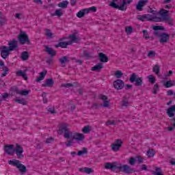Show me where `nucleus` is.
Wrapping results in <instances>:
<instances>
[{
  "instance_id": "f257e3e1",
  "label": "nucleus",
  "mask_w": 175,
  "mask_h": 175,
  "mask_svg": "<svg viewBox=\"0 0 175 175\" xmlns=\"http://www.w3.org/2000/svg\"><path fill=\"white\" fill-rule=\"evenodd\" d=\"M69 125L68 123L62 124L58 129L59 135H64L65 139H70L72 137L74 140H77V142H83L84 140V134L72 132L70 129H69Z\"/></svg>"
},
{
  "instance_id": "f03ea898",
  "label": "nucleus",
  "mask_w": 175,
  "mask_h": 175,
  "mask_svg": "<svg viewBox=\"0 0 175 175\" xmlns=\"http://www.w3.org/2000/svg\"><path fill=\"white\" fill-rule=\"evenodd\" d=\"M105 169H109L111 172H116L117 169L120 172H122L126 174H132L133 172H135V169L131 168L128 165H124L123 166H117L116 163H107L105 166Z\"/></svg>"
},
{
  "instance_id": "7ed1b4c3",
  "label": "nucleus",
  "mask_w": 175,
  "mask_h": 175,
  "mask_svg": "<svg viewBox=\"0 0 175 175\" xmlns=\"http://www.w3.org/2000/svg\"><path fill=\"white\" fill-rule=\"evenodd\" d=\"M8 46H2L1 55L3 59H6V58L9 57L10 51H13L15 49H17V47H18V45L17 44V41L16 40H13L12 41L9 42Z\"/></svg>"
},
{
  "instance_id": "20e7f679",
  "label": "nucleus",
  "mask_w": 175,
  "mask_h": 175,
  "mask_svg": "<svg viewBox=\"0 0 175 175\" xmlns=\"http://www.w3.org/2000/svg\"><path fill=\"white\" fill-rule=\"evenodd\" d=\"M116 1L117 0H112L109 3V6L113 9H118V10H121L122 12H125V10H126V6H125V5H129L131 2H133V0H123L122 3L120 5H117V3H116Z\"/></svg>"
},
{
  "instance_id": "39448f33",
  "label": "nucleus",
  "mask_w": 175,
  "mask_h": 175,
  "mask_svg": "<svg viewBox=\"0 0 175 175\" xmlns=\"http://www.w3.org/2000/svg\"><path fill=\"white\" fill-rule=\"evenodd\" d=\"M129 81L134 83L135 87H142L143 85V77H139L136 72H133L131 75Z\"/></svg>"
},
{
  "instance_id": "423d86ee",
  "label": "nucleus",
  "mask_w": 175,
  "mask_h": 175,
  "mask_svg": "<svg viewBox=\"0 0 175 175\" xmlns=\"http://www.w3.org/2000/svg\"><path fill=\"white\" fill-rule=\"evenodd\" d=\"M137 19L139 21H152L155 23V21H160L161 18H157V16H152L150 14H144V15H137Z\"/></svg>"
},
{
  "instance_id": "0eeeda50",
  "label": "nucleus",
  "mask_w": 175,
  "mask_h": 175,
  "mask_svg": "<svg viewBox=\"0 0 175 175\" xmlns=\"http://www.w3.org/2000/svg\"><path fill=\"white\" fill-rule=\"evenodd\" d=\"M153 35L159 38L160 43H167L170 39V36L165 32L159 33L158 31H154Z\"/></svg>"
},
{
  "instance_id": "6e6552de",
  "label": "nucleus",
  "mask_w": 175,
  "mask_h": 175,
  "mask_svg": "<svg viewBox=\"0 0 175 175\" xmlns=\"http://www.w3.org/2000/svg\"><path fill=\"white\" fill-rule=\"evenodd\" d=\"M18 39L21 44L24 45L25 43L27 44H31V41L29 40V37L27 35L25 31L21 30V33L18 36Z\"/></svg>"
},
{
  "instance_id": "1a4fd4ad",
  "label": "nucleus",
  "mask_w": 175,
  "mask_h": 175,
  "mask_svg": "<svg viewBox=\"0 0 175 175\" xmlns=\"http://www.w3.org/2000/svg\"><path fill=\"white\" fill-rule=\"evenodd\" d=\"M9 165H12V166H16L18 169L21 173H27V167L22 163H20V161L14 160L8 161Z\"/></svg>"
},
{
  "instance_id": "9d476101",
  "label": "nucleus",
  "mask_w": 175,
  "mask_h": 175,
  "mask_svg": "<svg viewBox=\"0 0 175 175\" xmlns=\"http://www.w3.org/2000/svg\"><path fill=\"white\" fill-rule=\"evenodd\" d=\"M157 14H159L161 17L157 16V18H160V21H154V23H161L169 17V16H167V14H169V10L162 8L157 12Z\"/></svg>"
},
{
  "instance_id": "9b49d317",
  "label": "nucleus",
  "mask_w": 175,
  "mask_h": 175,
  "mask_svg": "<svg viewBox=\"0 0 175 175\" xmlns=\"http://www.w3.org/2000/svg\"><path fill=\"white\" fill-rule=\"evenodd\" d=\"M14 152H16V157L18 159L24 158V154H23V152H24V148L21 147V146L18 145V144H16V148H14Z\"/></svg>"
},
{
  "instance_id": "f8f14e48",
  "label": "nucleus",
  "mask_w": 175,
  "mask_h": 175,
  "mask_svg": "<svg viewBox=\"0 0 175 175\" xmlns=\"http://www.w3.org/2000/svg\"><path fill=\"white\" fill-rule=\"evenodd\" d=\"M122 146V140L118 139L115 141L114 144H111V150L112 151L117 152V151L120 150Z\"/></svg>"
},
{
  "instance_id": "ddd939ff",
  "label": "nucleus",
  "mask_w": 175,
  "mask_h": 175,
  "mask_svg": "<svg viewBox=\"0 0 175 175\" xmlns=\"http://www.w3.org/2000/svg\"><path fill=\"white\" fill-rule=\"evenodd\" d=\"M125 85V83L124 82V81L118 79H116L114 82H113V87L114 88H116V90H122V88H124Z\"/></svg>"
},
{
  "instance_id": "4468645a",
  "label": "nucleus",
  "mask_w": 175,
  "mask_h": 175,
  "mask_svg": "<svg viewBox=\"0 0 175 175\" xmlns=\"http://www.w3.org/2000/svg\"><path fill=\"white\" fill-rule=\"evenodd\" d=\"M4 150L5 154L13 155V154H14V145L10 144L4 146Z\"/></svg>"
},
{
  "instance_id": "2eb2a0df",
  "label": "nucleus",
  "mask_w": 175,
  "mask_h": 175,
  "mask_svg": "<svg viewBox=\"0 0 175 175\" xmlns=\"http://www.w3.org/2000/svg\"><path fill=\"white\" fill-rule=\"evenodd\" d=\"M148 3V0H139L136 5V9L139 12H142L143 8Z\"/></svg>"
},
{
  "instance_id": "dca6fc26",
  "label": "nucleus",
  "mask_w": 175,
  "mask_h": 175,
  "mask_svg": "<svg viewBox=\"0 0 175 175\" xmlns=\"http://www.w3.org/2000/svg\"><path fill=\"white\" fill-rule=\"evenodd\" d=\"M59 62L61 64L62 68H65V66H66V64L70 62V60H69V57H68V56H63L62 58L59 59Z\"/></svg>"
},
{
  "instance_id": "f3484780",
  "label": "nucleus",
  "mask_w": 175,
  "mask_h": 175,
  "mask_svg": "<svg viewBox=\"0 0 175 175\" xmlns=\"http://www.w3.org/2000/svg\"><path fill=\"white\" fill-rule=\"evenodd\" d=\"M100 99L104 101L103 106L104 107H109L110 104L109 103L108 98L107 96H105L103 94L100 95Z\"/></svg>"
},
{
  "instance_id": "a211bd4d",
  "label": "nucleus",
  "mask_w": 175,
  "mask_h": 175,
  "mask_svg": "<svg viewBox=\"0 0 175 175\" xmlns=\"http://www.w3.org/2000/svg\"><path fill=\"white\" fill-rule=\"evenodd\" d=\"M98 57L101 62H104V63L109 62V57L103 53H99Z\"/></svg>"
},
{
  "instance_id": "6ab92c4d",
  "label": "nucleus",
  "mask_w": 175,
  "mask_h": 175,
  "mask_svg": "<svg viewBox=\"0 0 175 175\" xmlns=\"http://www.w3.org/2000/svg\"><path fill=\"white\" fill-rule=\"evenodd\" d=\"M79 172L86 173V174H91V173H94V170L91 167H85L83 168H79Z\"/></svg>"
},
{
  "instance_id": "aec40b11",
  "label": "nucleus",
  "mask_w": 175,
  "mask_h": 175,
  "mask_svg": "<svg viewBox=\"0 0 175 175\" xmlns=\"http://www.w3.org/2000/svg\"><path fill=\"white\" fill-rule=\"evenodd\" d=\"M53 85H54L53 79H48L46 80L45 83L42 84V87H53Z\"/></svg>"
},
{
  "instance_id": "412c9836",
  "label": "nucleus",
  "mask_w": 175,
  "mask_h": 175,
  "mask_svg": "<svg viewBox=\"0 0 175 175\" xmlns=\"http://www.w3.org/2000/svg\"><path fill=\"white\" fill-rule=\"evenodd\" d=\"M103 69V64L102 63H99L98 64L93 66L91 69L92 72H100V70Z\"/></svg>"
},
{
  "instance_id": "4be33fe9",
  "label": "nucleus",
  "mask_w": 175,
  "mask_h": 175,
  "mask_svg": "<svg viewBox=\"0 0 175 175\" xmlns=\"http://www.w3.org/2000/svg\"><path fill=\"white\" fill-rule=\"evenodd\" d=\"M45 51L49 54V55H52L54 57L57 55V52L53 49V48H50L48 46L45 47Z\"/></svg>"
},
{
  "instance_id": "5701e85b",
  "label": "nucleus",
  "mask_w": 175,
  "mask_h": 175,
  "mask_svg": "<svg viewBox=\"0 0 175 175\" xmlns=\"http://www.w3.org/2000/svg\"><path fill=\"white\" fill-rule=\"evenodd\" d=\"M16 76H19L21 77H23L24 80H28V77L27 76V73H25V71H23L21 70L16 72Z\"/></svg>"
},
{
  "instance_id": "b1692460",
  "label": "nucleus",
  "mask_w": 175,
  "mask_h": 175,
  "mask_svg": "<svg viewBox=\"0 0 175 175\" xmlns=\"http://www.w3.org/2000/svg\"><path fill=\"white\" fill-rule=\"evenodd\" d=\"M46 75H47V70H45L44 72H41L40 73V77H38L36 79V81L37 83H39L40 81H42V80L44 79V77H46Z\"/></svg>"
},
{
  "instance_id": "393cba45",
  "label": "nucleus",
  "mask_w": 175,
  "mask_h": 175,
  "mask_svg": "<svg viewBox=\"0 0 175 175\" xmlns=\"http://www.w3.org/2000/svg\"><path fill=\"white\" fill-rule=\"evenodd\" d=\"M85 14H88L87 12V10L83 9L77 14V17H78L79 18H83V17H84Z\"/></svg>"
},
{
  "instance_id": "a878e982",
  "label": "nucleus",
  "mask_w": 175,
  "mask_h": 175,
  "mask_svg": "<svg viewBox=\"0 0 175 175\" xmlns=\"http://www.w3.org/2000/svg\"><path fill=\"white\" fill-rule=\"evenodd\" d=\"M51 16L54 17V16H57V17H62L64 16V12H62V10L59 9L56 10L53 14H51Z\"/></svg>"
},
{
  "instance_id": "bb28decb",
  "label": "nucleus",
  "mask_w": 175,
  "mask_h": 175,
  "mask_svg": "<svg viewBox=\"0 0 175 175\" xmlns=\"http://www.w3.org/2000/svg\"><path fill=\"white\" fill-rule=\"evenodd\" d=\"M164 87H165V88H170V87H173L175 85V81H167L164 84H163Z\"/></svg>"
},
{
  "instance_id": "cd10ccee",
  "label": "nucleus",
  "mask_w": 175,
  "mask_h": 175,
  "mask_svg": "<svg viewBox=\"0 0 175 175\" xmlns=\"http://www.w3.org/2000/svg\"><path fill=\"white\" fill-rule=\"evenodd\" d=\"M121 103L122 107H128V106H129V101L128 100V98H126V96L122 98Z\"/></svg>"
},
{
  "instance_id": "c85d7f7f",
  "label": "nucleus",
  "mask_w": 175,
  "mask_h": 175,
  "mask_svg": "<svg viewBox=\"0 0 175 175\" xmlns=\"http://www.w3.org/2000/svg\"><path fill=\"white\" fill-rule=\"evenodd\" d=\"M69 4V1H63L62 2H60L57 4V6L59 8H62V9H66V8H68V5Z\"/></svg>"
},
{
  "instance_id": "c756f323",
  "label": "nucleus",
  "mask_w": 175,
  "mask_h": 175,
  "mask_svg": "<svg viewBox=\"0 0 175 175\" xmlns=\"http://www.w3.org/2000/svg\"><path fill=\"white\" fill-rule=\"evenodd\" d=\"M83 57L85 58V59H90L92 58V53L91 52H88V51H83Z\"/></svg>"
},
{
  "instance_id": "7c9ffc66",
  "label": "nucleus",
  "mask_w": 175,
  "mask_h": 175,
  "mask_svg": "<svg viewBox=\"0 0 175 175\" xmlns=\"http://www.w3.org/2000/svg\"><path fill=\"white\" fill-rule=\"evenodd\" d=\"M45 35L49 39H53L54 38V33H51L50 29H45Z\"/></svg>"
},
{
  "instance_id": "2f4dec72",
  "label": "nucleus",
  "mask_w": 175,
  "mask_h": 175,
  "mask_svg": "<svg viewBox=\"0 0 175 175\" xmlns=\"http://www.w3.org/2000/svg\"><path fill=\"white\" fill-rule=\"evenodd\" d=\"M165 23H167L168 25L172 26L174 25V21L171 18L170 16L167 17L165 19L163 20Z\"/></svg>"
},
{
  "instance_id": "473e14b6",
  "label": "nucleus",
  "mask_w": 175,
  "mask_h": 175,
  "mask_svg": "<svg viewBox=\"0 0 175 175\" xmlns=\"http://www.w3.org/2000/svg\"><path fill=\"white\" fill-rule=\"evenodd\" d=\"M14 102L19 105H23V106H27V100H25V98L15 99Z\"/></svg>"
},
{
  "instance_id": "72a5a7b5",
  "label": "nucleus",
  "mask_w": 175,
  "mask_h": 175,
  "mask_svg": "<svg viewBox=\"0 0 175 175\" xmlns=\"http://www.w3.org/2000/svg\"><path fill=\"white\" fill-rule=\"evenodd\" d=\"M55 47L58 49V47H61L62 49H67L66 42H59L57 44H55Z\"/></svg>"
},
{
  "instance_id": "f704fd0d",
  "label": "nucleus",
  "mask_w": 175,
  "mask_h": 175,
  "mask_svg": "<svg viewBox=\"0 0 175 175\" xmlns=\"http://www.w3.org/2000/svg\"><path fill=\"white\" fill-rule=\"evenodd\" d=\"M146 155L148 157V158H152L154 155H155V150L154 149H149L146 152Z\"/></svg>"
},
{
  "instance_id": "c9c22d12",
  "label": "nucleus",
  "mask_w": 175,
  "mask_h": 175,
  "mask_svg": "<svg viewBox=\"0 0 175 175\" xmlns=\"http://www.w3.org/2000/svg\"><path fill=\"white\" fill-rule=\"evenodd\" d=\"M21 58L23 61H27L29 58V53L28 51H24L22 53Z\"/></svg>"
},
{
  "instance_id": "e433bc0d",
  "label": "nucleus",
  "mask_w": 175,
  "mask_h": 175,
  "mask_svg": "<svg viewBox=\"0 0 175 175\" xmlns=\"http://www.w3.org/2000/svg\"><path fill=\"white\" fill-rule=\"evenodd\" d=\"M91 126L90 125H87V126H85L83 129H82V132L83 133H90L91 132Z\"/></svg>"
},
{
  "instance_id": "4c0bfd02",
  "label": "nucleus",
  "mask_w": 175,
  "mask_h": 175,
  "mask_svg": "<svg viewBox=\"0 0 175 175\" xmlns=\"http://www.w3.org/2000/svg\"><path fill=\"white\" fill-rule=\"evenodd\" d=\"M11 90L12 91V92L11 93V95H14L13 93L16 94L17 95H20L21 91L20 90H18V88L17 87H13L11 88Z\"/></svg>"
},
{
  "instance_id": "58836bf2",
  "label": "nucleus",
  "mask_w": 175,
  "mask_h": 175,
  "mask_svg": "<svg viewBox=\"0 0 175 175\" xmlns=\"http://www.w3.org/2000/svg\"><path fill=\"white\" fill-rule=\"evenodd\" d=\"M84 154H88V150L87 149V148H83V150H79L77 155H78L79 157H81V155H84Z\"/></svg>"
},
{
  "instance_id": "ea45409f",
  "label": "nucleus",
  "mask_w": 175,
  "mask_h": 175,
  "mask_svg": "<svg viewBox=\"0 0 175 175\" xmlns=\"http://www.w3.org/2000/svg\"><path fill=\"white\" fill-rule=\"evenodd\" d=\"M161 71V67H159V66L158 64L155 65L153 67V72L154 73H155L156 75H159V72Z\"/></svg>"
},
{
  "instance_id": "a19ab883",
  "label": "nucleus",
  "mask_w": 175,
  "mask_h": 175,
  "mask_svg": "<svg viewBox=\"0 0 175 175\" xmlns=\"http://www.w3.org/2000/svg\"><path fill=\"white\" fill-rule=\"evenodd\" d=\"M137 160H136V157H130L129 159V165H131V166H135V164L136 163Z\"/></svg>"
},
{
  "instance_id": "79ce46f5",
  "label": "nucleus",
  "mask_w": 175,
  "mask_h": 175,
  "mask_svg": "<svg viewBox=\"0 0 175 175\" xmlns=\"http://www.w3.org/2000/svg\"><path fill=\"white\" fill-rule=\"evenodd\" d=\"M154 175H163L162 174V170L158 167H156L155 171L153 172Z\"/></svg>"
},
{
  "instance_id": "37998d69",
  "label": "nucleus",
  "mask_w": 175,
  "mask_h": 175,
  "mask_svg": "<svg viewBox=\"0 0 175 175\" xmlns=\"http://www.w3.org/2000/svg\"><path fill=\"white\" fill-rule=\"evenodd\" d=\"M148 79L149 80V83H150V84H155V77H154V75H150L149 76H148Z\"/></svg>"
},
{
  "instance_id": "c03bdc74",
  "label": "nucleus",
  "mask_w": 175,
  "mask_h": 175,
  "mask_svg": "<svg viewBox=\"0 0 175 175\" xmlns=\"http://www.w3.org/2000/svg\"><path fill=\"white\" fill-rule=\"evenodd\" d=\"M30 92L31 90H21V93L19 95H21V96H27V95H29Z\"/></svg>"
},
{
  "instance_id": "a18cd8bd",
  "label": "nucleus",
  "mask_w": 175,
  "mask_h": 175,
  "mask_svg": "<svg viewBox=\"0 0 175 175\" xmlns=\"http://www.w3.org/2000/svg\"><path fill=\"white\" fill-rule=\"evenodd\" d=\"M152 29L157 32V31H165V27L163 26H153Z\"/></svg>"
},
{
  "instance_id": "49530a36",
  "label": "nucleus",
  "mask_w": 175,
  "mask_h": 175,
  "mask_svg": "<svg viewBox=\"0 0 175 175\" xmlns=\"http://www.w3.org/2000/svg\"><path fill=\"white\" fill-rule=\"evenodd\" d=\"M123 73L121 70H117L115 73V76L116 77H117V79H121V77H122L123 76Z\"/></svg>"
},
{
  "instance_id": "de8ad7c7",
  "label": "nucleus",
  "mask_w": 175,
  "mask_h": 175,
  "mask_svg": "<svg viewBox=\"0 0 175 175\" xmlns=\"http://www.w3.org/2000/svg\"><path fill=\"white\" fill-rule=\"evenodd\" d=\"M70 139L68 141V143L66 144V146L67 147H70L72 144H73V140H75L73 137H70Z\"/></svg>"
},
{
  "instance_id": "09e8293b",
  "label": "nucleus",
  "mask_w": 175,
  "mask_h": 175,
  "mask_svg": "<svg viewBox=\"0 0 175 175\" xmlns=\"http://www.w3.org/2000/svg\"><path fill=\"white\" fill-rule=\"evenodd\" d=\"M3 73L1 74V77H5L8 75V72H9V68L8 67H4V69H3Z\"/></svg>"
},
{
  "instance_id": "8fccbe9b",
  "label": "nucleus",
  "mask_w": 175,
  "mask_h": 175,
  "mask_svg": "<svg viewBox=\"0 0 175 175\" xmlns=\"http://www.w3.org/2000/svg\"><path fill=\"white\" fill-rule=\"evenodd\" d=\"M135 159L137 160V161L139 165L141 163H143V157H142V156H139V155L135 156Z\"/></svg>"
},
{
  "instance_id": "3c124183",
  "label": "nucleus",
  "mask_w": 175,
  "mask_h": 175,
  "mask_svg": "<svg viewBox=\"0 0 175 175\" xmlns=\"http://www.w3.org/2000/svg\"><path fill=\"white\" fill-rule=\"evenodd\" d=\"M85 9L87 10L86 12L88 14L90 13V12H96V7H95V6H92L90 8H85Z\"/></svg>"
},
{
  "instance_id": "603ef678",
  "label": "nucleus",
  "mask_w": 175,
  "mask_h": 175,
  "mask_svg": "<svg viewBox=\"0 0 175 175\" xmlns=\"http://www.w3.org/2000/svg\"><path fill=\"white\" fill-rule=\"evenodd\" d=\"M155 51H150L148 53V57H149V58H154L155 57Z\"/></svg>"
},
{
  "instance_id": "864d4df0",
  "label": "nucleus",
  "mask_w": 175,
  "mask_h": 175,
  "mask_svg": "<svg viewBox=\"0 0 175 175\" xmlns=\"http://www.w3.org/2000/svg\"><path fill=\"white\" fill-rule=\"evenodd\" d=\"M142 32L144 33V39L150 38V33L147 30H143Z\"/></svg>"
},
{
  "instance_id": "5fc2aeb1",
  "label": "nucleus",
  "mask_w": 175,
  "mask_h": 175,
  "mask_svg": "<svg viewBox=\"0 0 175 175\" xmlns=\"http://www.w3.org/2000/svg\"><path fill=\"white\" fill-rule=\"evenodd\" d=\"M46 95H47V94L46 92H43L42 94V96L43 98V103H47V102H49Z\"/></svg>"
},
{
  "instance_id": "6e6d98bb",
  "label": "nucleus",
  "mask_w": 175,
  "mask_h": 175,
  "mask_svg": "<svg viewBox=\"0 0 175 175\" xmlns=\"http://www.w3.org/2000/svg\"><path fill=\"white\" fill-rule=\"evenodd\" d=\"M126 33H132V32H133V28H132V27L129 26L127 27H126L125 29Z\"/></svg>"
},
{
  "instance_id": "4d7b16f0",
  "label": "nucleus",
  "mask_w": 175,
  "mask_h": 175,
  "mask_svg": "<svg viewBox=\"0 0 175 175\" xmlns=\"http://www.w3.org/2000/svg\"><path fill=\"white\" fill-rule=\"evenodd\" d=\"M69 39H70L72 42H76L77 37H76L75 34H72L69 36Z\"/></svg>"
},
{
  "instance_id": "13d9d810",
  "label": "nucleus",
  "mask_w": 175,
  "mask_h": 175,
  "mask_svg": "<svg viewBox=\"0 0 175 175\" xmlns=\"http://www.w3.org/2000/svg\"><path fill=\"white\" fill-rule=\"evenodd\" d=\"M99 107H100L99 106V105L96 103H93V105H92L90 109H93L94 110H96V109H99Z\"/></svg>"
},
{
  "instance_id": "bf43d9fd",
  "label": "nucleus",
  "mask_w": 175,
  "mask_h": 175,
  "mask_svg": "<svg viewBox=\"0 0 175 175\" xmlns=\"http://www.w3.org/2000/svg\"><path fill=\"white\" fill-rule=\"evenodd\" d=\"M72 83H63L61 85V87H63L64 88H70V87H72Z\"/></svg>"
},
{
  "instance_id": "052dcab7",
  "label": "nucleus",
  "mask_w": 175,
  "mask_h": 175,
  "mask_svg": "<svg viewBox=\"0 0 175 175\" xmlns=\"http://www.w3.org/2000/svg\"><path fill=\"white\" fill-rule=\"evenodd\" d=\"M148 13H152V14H154V16H157V14H158V12L152 10V8L148 9Z\"/></svg>"
},
{
  "instance_id": "680f3d73",
  "label": "nucleus",
  "mask_w": 175,
  "mask_h": 175,
  "mask_svg": "<svg viewBox=\"0 0 175 175\" xmlns=\"http://www.w3.org/2000/svg\"><path fill=\"white\" fill-rule=\"evenodd\" d=\"M106 125L109 126V125H116V121L114 120H108L106 122Z\"/></svg>"
},
{
  "instance_id": "e2e57ef3",
  "label": "nucleus",
  "mask_w": 175,
  "mask_h": 175,
  "mask_svg": "<svg viewBox=\"0 0 175 175\" xmlns=\"http://www.w3.org/2000/svg\"><path fill=\"white\" fill-rule=\"evenodd\" d=\"M1 19L3 20V21H0L1 25H3V24H5L6 22L8 21V19H6L5 17L1 18Z\"/></svg>"
},
{
  "instance_id": "0e129e2a",
  "label": "nucleus",
  "mask_w": 175,
  "mask_h": 175,
  "mask_svg": "<svg viewBox=\"0 0 175 175\" xmlns=\"http://www.w3.org/2000/svg\"><path fill=\"white\" fill-rule=\"evenodd\" d=\"M48 111L49 113H51V114H55V113H57L54 108H49Z\"/></svg>"
},
{
  "instance_id": "69168bd1",
  "label": "nucleus",
  "mask_w": 175,
  "mask_h": 175,
  "mask_svg": "<svg viewBox=\"0 0 175 175\" xmlns=\"http://www.w3.org/2000/svg\"><path fill=\"white\" fill-rule=\"evenodd\" d=\"M53 142H54V138L50 137L46 140L45 143H46V144H50V143H53Z\"/></svg>"
},
{
  "instance_id": "338daca9",
  "label": "nucleus",
  "mask_w": 175,
  "mask_h": 175,
  "mask_svg": "<svg viewBox=\"0 0 175 175\" xmlns=\"http://www.w3.org/2000/svg\"><path fill=\"white\" fill-rule=\"evenodd\" d=\"M6 98H9V93H4L2 96V99L5 100Z\"/></svg>"
},
{
  "instance_id": "774afa93",
  "label": "nucleus",
  "mask_w": 175,
  "mask_h": 175,
  "mask_svg": "<svg viewBox=\"0 0 175 175\" xmlns=\"http://www.w3.org/2000/svg\"><path fill=\"white\" fill-rule=\"evenodd\" d=\"M133 87V85H130V84H126L125 85V90H131V88H132Z\"/></svg>"
}]
</instances>
